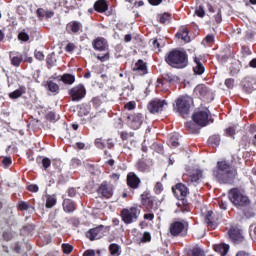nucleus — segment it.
I'll use <instances>...</instances> for the list:
<instances>
[{
    "mask_svg": "<svg viewBox=\"0 0 256 256\" xmlns=\"http://www.w3.org/2000/svg\"><path fill=\"white\" fill-rule=\"evenodd\" d=\"M213 177L218 180V183L231 185L235 181V177H237V167L233 165V161H218L216 169L213 170Z\"/></svg>",
    "mask_w": 256,
    "mask_h": 256,
    "instance_id": "nucleus-1",
    "label": "nucleus"
},
{
    "mask_svg": "<svg viewBox=\"0 0 256 256\" xmlns=\"http://www.w3.org/2000/svg\"><path fill=\"white\" fill-rule=\"evenodd\" d=\"M164 59L173 69H185L189 65V56L184 50L173 49L165 55Z\"/></svg>",
    "mask_w": 256,
    "mask_h": 256,
    "instance_id": "nucleus-2",
    "label": "nucleus"
},
{
    "mask_svg": "<svg viewBox=\"0 0 256 256\" xmlns=\"http://www.w3.org/2000/svg\"><path fill=\"white\" fill-rule=\"evenodd\" d=\"M228 199L232 202L236 209H243L251 205L249 196L245 194V190L241 188H232L228 192Z\"/></svg>",
    "mask_w": 256,
    "mask_h": 256,
    "instance_id": "nucleus-3",
    "label": "nucleus"
},
{
    "mask_svg": "<svg viewBox=\"0 0 256 256\" xmlns=\"http://www.w3.org/2000/svg\"><path fill=\"white\" fill-rule=\"evenodd\" d=\"M172 192L175 195V197L179 200L176 205H177V210L176 213H185L189 211V202H187V193L188 189L187 186L183 183H178L175 185V187L172 188Z\"/></svg>",
    "mask_w": 256,
    "mask_h": 256,
    "instance_id": "nucleus-4",
    "label": "nucleus"
},
{
    "mask_svg": "<svg viewBox=\"0 0 256 256\" xmlns=\"http://www.w3.org/2000/svg\"><path fill=\"white\" fill-rule=\"evenodd\" d=\"M92 47L94 51L105 52L103 55L98 54L96 59L101 61V63H105V61H109L111 55L109 54V42L104 37H97L92 41Z\"/></svg>",
    "mask_w": 256,
    "mask_h": 256,
    "instance_id": "nucleus-5",
    "label": "nucleus"
},
{
    "mask_svg": "<svg viewBox=\"0 0 256 256\" xmlns=\"http://www.w3.org/2000/svg\"><path fill=\"white\" fill-rule=\"evenodd\" d=\"M168 231L171 237H187L189 233V222L187 220H176L170 223Z\"/></svg>",
    "mask_w": 256,
    "mask_h": 256,
    "instance_id": "nucleus-6",
    "label": "nucleus"
},
{
    "mask_svg": "<svg viewBox=\"0 0 256 256\" xmlns=\"http://www.w3.org/2000/svg\"><path fill=\"white\" fill-rule=\"evenodd\" d=\"M139 215H141V209L136 206L130 208H123L120 212V217L125 223V225H131V223H136L139 220Z\"/></svg>",
    "mask_w": 256,
    "mask_h": 256,
    "instance_id": "nucleus-7",
    "label": "nucleus"
},
{
    "mask_svg": "<svg viewBox=\"0 0 256 256\" xmlns=\"http://www.w3.org/2000/svg\"><path fill=\"white\" fill-rule=\"evenodd\" d=\"M191 105H193V98L191 96H180L176 100V110L182 117L189 115Z\"/></svg>",
    "mask_w": 256,
    "mask_h": 256,
    "instance_id": "nucleus-8",
    "label": "nucleus"
},
{
    "mask_svg": "<svg viewBox=\"0 0 256 256\" xmlns=\"http://www.w3.org/2000/svg\"><path fill=\"white\" fill-rule=\"evenodd\" d=\"M109 231H111L110 226L101 224L89 229L86 232V238L89 239V241H97L99 239H103V237H105V233H109Z\"/></svg>",
    "mask_w": 256,
    "mask_h": 256,
    "instance_id": "nucleus-9",
    "label": "nucleus"
},
{
    "mask_svg": "<svg viewBox=\"0 0 256 256\" xmlns=\"http://www.w3.org/2000/svg\"><path fill=\"white\" fill-rule=\"evenodd\" d=\"M201 179H203V170L201 169L188 170L182 176V180L184 183H187V185H199Z\"/></svg>",
    "mask_w": 256,
    "mask_h": 256,
    "instance_id": "nucleus-10",
    "label": "nucleus"
},
{
    "mask_svg": "<svg viewBox=\"0 0 256 256\" xmlns=\"http://www.w3.org/2000/svg\"><path fill=\"white\" fill-rule=\"evenodd\" d=\"M168 103L167 100L159 99V98H154L149 101L147 105V109L149 113L152 115H157V113L163 112L165 107H167Z\"/></svg>",
    "mask_w": 256,
    "mask_h": 256,
    "instance_id": "nucleus-11",
    "label": "nucleus"
},
{
    "mask_svg": "<svg viewBox=\"0 0 256 256\" xmlns=\"http://www.w3.org/2000/svg\"><path fill=\"white\" fill-rule=\"evenodd\" d=\"M68 95L70 96L71 101L79 102L82 99H85V95H87V89H85L83 84H78L68 90Z\"/></svg>",
    "mask_w": 256,
    "mask_h": 256,
    "instance_id": "nucleus-12",
    "label": "nucleus"
},
{
    "mask_svg": "<svg viewBox=\"0 0 256 256\" xmlns=\"http://www.w3.org/2000/svg\"><path fill=\"white\" fill-rule=\"evenodd\" d=\"M143 121H145V118L141 113L129 114L127 116V125L128 127H130V129H133L134 131H137V129L141 128V126L143 125Z\"/></svg>",
    "mask_w": 256,
    "mask_h": 256,
    "instance_id": "nucleus-13",
    "label": "nucleus"
},
{
    "mask_svg": "<svg viewBox=\"0 0 256 256\" xmlns=\"http://www.w3.org/2000/svg\"><path fill=\"white\" fill-rule=\"evenodd\" d=\"M192 119L196 125L205 127L209 124V110H199L195 112Z\"/></svg>",
    "mask_w": 256,
    "mask_h": 256,
    "instance_id": "nucleus-14",
    "label": "nucleus"
},
{
    "mask_svg": "<svg viewBox=\"0 0 256 256\" xmlns=\"http://www.w3.org/2000/svg\"><path fill=\"white\" fill-rule=\"evenodd\" d=\"M97 193L101 197H104V199H111L113 197V186L109 185L107 181H104L97 189Z\"/></svg>",
    "mask_w": 256,
    "mask_h": 256,
    "instance_id": "nucleus-15",
    "label": "nucleus"
},
{
    "mask_svg": "<svg viewBox=\"0 0 256 256\" xmlns=\"http://www.w3.org/2000/svg\"><path fill=\"white\" fill-rule=\"evenodd\" d=\"M175 78L171 75H164L162 78H159L156 82V87L159 91H166L169 88V84L173 83Z\"/></svg>",
    "mask_w": 256,
    "mask_h": 256,
    "instance_id": "nucleus-16",
    "label": "nucleus"
},
{
    "mask_svg": "<svg viewBox=\"0 0 256 256\" xmlns=\"http://www.w3.org/2000/svg\"><path fill=\"white\" fill-rule=\"evenodd\" d=\"M141 203L147 211L151 212L153 209H155V197L151 196L148 193H144L141 195Z\"/></svg>",
    "mask_w": 256,
    "mask_h": 256,
    "instance_id": "nucleus-17",
    "label": "nucleus"
},
{
    "mask_svg": "<svg viewBox=\"0 0 256 256\" xmlns=\"http://www.w3.org/2000/svg\"><path fill=\"white\" fill-rule=\"evenodd\" d=\"M204 222L209 229H215L217 227V215L211 210L207 211L204 214Z\"/></svg>",
    "mask_w": 256,
    "mask_h": 256,
    "instance_id": "nucleus-18",
    "label": "nucleus"
},
{
    "mask_svg": "<svg viewBox=\"0 0 256 256\" xmlns=\"http://www.w3.org/2000/svg\"><path fill=\"white\" fill-rule=\"evenodd\" d=\"M127 185L131 189H139V185H141V179L135 172H129L127 175Z\"/></svg>",
    "mask_w": 256,
    "mask_h": 256,
    "instance_id": "nucleus-19",
    "label": "nucleus"
},
{
    "mask_svg": "<svg viewBox=\"0 0 256 256\" xmlns=\"http://www.w3.org/2000/svg\"><path fill=\"white\" fill-rule=\"evenodd\" d=\"M67 33H73L74 35H79L83 31V24L79 21H72L66 25Z\"/></svg>",
    "mask_w": 256,
    "mask_h": 256,
    "instance_id": "nucleus-20",
    "label": "nucleus"
},
{
    "mask_svg": "<svg viewBox=\"0 0 256 256\" xmlns=\"http://www.w3.org/2000/svg\"><path fill=\"white\" fill-rule=\"evenodd\" d=\"M228 235L233 243H243V241H245V237H243V234H241V230L237 228H231Z\"/></svg>",
    "mask_w": 256,
    "mask_h": 256,
    "instance_id": "nucleus-21",
    "label": "nucleus"
},
{
    "mask_svg": "<svg viewBox=\"0 0 256 256\" xmlns=\"http://www.w3.org/2000/svg\"><path fill=\"white\" fill-rule=\"evenodd\" d=\"M10 63L13 67H20L21 63H23V54L20 52H10L9 53Z\"/></svg>",
    "mask_w": 256,
    "mask_h": 256,
    "instance_id": "nucleus-22",
    "label": "nucleus"
},
{
    "mask_svg": "<svg viewBox=\"0 0 256 256\" xmlns=\"http://www.w3.org/2000/svg\"><path fill=\"white\" fill-rule=\"evenodd\" d=\"M133 71L137 75H147V63L143 60H138L133 67Z\"/></svg>",
    "mask_w": 256,
    "mask_h": 256,
    "instance_id": "nucleus-23",
    "label": "nucleus"
},
{
    "mask_svg": "<svg viewBox=\"0 0 256 256\" xmlns=\"http://www.w3.org/2000/svg\"><path fill=\"white\" fill-rule=\"evenodd\" d=\"M193 71L195 75H203L205 73V66L203 65V61L199 57H194Z\"/></svg>",
    "mask_w": 256,
    "mask_h": 256,
    "instance_id": "nucleus-24",
    "label": "nucleus"
},
{
    "mask_svg": "<svg viewBox=\"0 0 256 256\" xmlns=\"http://www.w3.org/2000/svg\"><path fill=\"white\" fill-rule=\"evenodd\" d=\"M209 93V88L205 86V84H199L194 88V94H196L197 97H200L201 99L207 97Z\"/></svg>",
    "mask_w": 256,
    "mask_h": 256,
    "instance_id": "nucleus-25",
    "label": "nucleus"
},
{
    "mask_svg": "<svg viewBox=\"0 0 256 256\" xmlns=\"http://www.w3.org/2000/svg\"><path fill=\"white\" fill-rule=\"evenodd\" d=\"M62 207L65 213H73L77 209L75 202L67 198L63 200Z\"/></svg>",
    "mask_w": 256,
    "mask_h": 256,
    "instance_id": "nucleus-26",
    "label": "nucleus"
},
{
    "mask_svg": "<svg viewBox=\"0 0 256 256\" xmlns=\"http://www.w3.org/2000/svg\"><path fill=\"white\" fill-rule=\"evenodd\" d=\"M186 256H206L205 250L199 245L193 246L188 249Z\"/></svg>",
    "mask_w": 256,
    "mask_h": 256,
    "instance_id": "nucleus-27",
    "label": "nucleus"
},
{
    "mask_svg": "<svg viewBox=\"0 0 256 256\" xmlns=\"http://www.w3.org/2000/svg\"><path fill=\"white\" fill-rule=\"evenodd\" d=\"M109 9V5L105 0H98L94 3V11L97 13H105Z\"/></svg>",
    "mask_w": 256,
    "mask_h": 256,
    "instance_id": "nucleus-28",
    "label": "nucleus"
},
{
    "mask_svg": "<svg viewBox=\"0 0 256 256\" xmlns=\"http://www.w3.org/2000/svg\"><path fill=\"white\" fill-rule=\"evenodd\" d=\"M254 81L251 78H244L242 81V87L246 93H253L255 91Z\"/></svg>",
    "mask_w": 256,
    "mask_h": 256,
    "instance_id": "nucleus-29",
    "label": "nucleus"
},
{
    "mask_svg": "<svg viewBox=\"0 0 256 256\" xmlns=\"http://www.w3.org/2000/svg\"><path fill=\"white\" fill-rule=\"evenodd\" d=\"M214 251H216V253H219L221 256H227V253H229V245L217 244L214 246Z\"/></svg>",
    "mask_w": 256,
    "mask_h": 256,
    "instance_id": "nucleus-30",
    "label": "nucleus"
},
{
    "mask_svg": "<svg viewBox=\"0 0 256 256\" xmlns=\"http://www.w3.org/2000/svg\"><path fill=\"white\" fill-rule=\"evenodd\" d=\"M60 81H62L64 85H73V83H75V75L69 73L63 74Z\"/></svg>",
    "mask_w": 256,
    "mask_h": 256,
    "instance_id": "nucleus-31",
    "label": "nucleus"
},
{
    "mask_svg": "<svg viewBox=\"0 0 256 256\" xmlns=\"http://www.w3.org/2000/svg\"><path fill=\"white\" fill-rule=\"evenodd\" d=\"M178 39H182L185 43H189L191 41V37H189V30L187 28H182L180 31L177 33Z\"/></svg>",
    "mask_w": 256,
    "mask_h": 256,
    "instance_id": "nucleus-32",
    "label": "nucleus"
},
{
    "mask_svg": "<svg viewBox=\"0 0 256 256\" xmlns=\"http://www.w3.org/2000/svg\"><path fill=\"white\" fill-rule=\"evenodd\" d=\"M27 89L25 86H20L19 89L14 90L9 94L10 99H19L24 93H26Z\"/></svg>",
    "mask_w": 256,
    "mask_h": 256,
    "instance_id": "nucleus-33",
    "label": "nucleus"
},
{
    "mask_svg": "<svg viewBox=\"0 0 256 256\" xmlns=\"http://www.w3.org/2000/svg\"><path fill=\"white\" fill-rule=\"evenodd\" d=\"M109 251H110V255L119 256V255H121V246H119L118 244H115V243L110 244Z\"/></svg>",
    "mask_w": 256,
    "mask_h": 256,
    "instance_id": "nucleus-34",
    "label": "nucleus"
},
{
    "mask_svg": "<svg viewBox=\"0 0 256 256\" xmlns=\"http://www.w3.org/2000/svg\"><path fill=\"white\" fill-rule=\"evenodd\" d=\"M46 87L51 93H59V84L53 82L52 80L47 81Z\"/></svg>",
    "mask_w": 256,
    "mask_h": 256,
    "instance_id": "nucleus-35",
    "label": "nucleus"
},
{
    "mask_svg": "<svg viewBox=\"0 0 256 256\" xmlns=\"http://www.w3.org/2000/svg\"><path fill=\"white\" fill-rule=\"evenodd\" d=\"M208 143L211 145V147H219L221 143V137L219 135H212L209 137Z\"/></svg>",
    "mask_w": 256,
    "mask_h": 256,
    "instance_id": "nucleus-36",
    "label": "nucleus"
},
{
    "mask_svg": "<svg viewBox=\"0 0 256 256\" xmlns=\"http://www.w3.org/2000/svg\"><path fill=\"white\" fill-rule=\"evenodd\" d=\"M89 123L92 125L93 129H95L97 125H101V116L100 115L91 116L89 119Z\"/></svg>",
    "mask_w": 256,
    "mask_h": 256,
    "instance_id": "nucleus-37",
    "label": "nucleus"
},
{
    "mask_svg": "<svg viewBox=\"0 0 256 256\" xmlns=\"http://www.w3.org/2000/svg\"><path fill=\"white\" fill-rule=\"evenodd\" d=\"M57 205V198L55 196H48L46 199V209H51Z\"/></svg>",
    "mask_w": 256,
    "mask_h": 256,
    "instance_id": "nucleus-38",
    "label": "nucleus"
},
{
    "mask_svg": "<svg viewBox=\"0 0 256 256\" xmlns=\"http://www.w3.org/2000/svg\"><path fill=\"white\" fill-rule=\"evenodd\" d=\"M168 145L171 147H179V136L172 135L169 139Z\"/></svg>",
    "mask_w": 256,
    "mask_h": 256,
    "instance_id": "nucleus-39",
    "label": "nucleus"
},
{
    "mask_svg": "<svg viewBox=\"0 0 256 256\" xmlns=\"http://www.w3.org/2000/svg\"><path fill=\"white\" fill-rule=\"evenodd\" d=\"M136 168L141 172V173H145V171H149V166L147 165V163L141 161L138 162L136 165Z\"/></svg>",
    "mask_w": 256,
    "mask_h": 256,
    "instance_id": "nucleus-40",
    "label": "nucleus"
},
{
    "mask_svg": "<svg viewBox=\"0 0 256 256\" xmlns=\"http://www.w3.org/2000/svg\"><path fill=\"white\" fill-rule=\"evenodd\" d=\"M125 111H135L137 109V102L130 101L124 105Z\"/></svg>",
    "mask_w": 256,
    "mask_h": 256,
    "instance_id": "nucleus-41",
    "label": "nucleus"
},
{
    "mask_svg": "<svg viewBox=\"0 0 256 256\" xmlns=\"http://www.w3.org/2000/svg\"><path fill=\"white\" fill-rule=\"evenodd\" d=\"M31 205L29 204V202H25V201H19L18 202V209L20 211H28L30 209Z\"/></svg>",
    "mask_w": 256,
    "mask_h": 256,
    "instance_id": "nucleus-42",
    "label": "nucleus"
},
{
    "mask_svg": "<svg viewBox=\"0 0 256 256\" xmlns=\"http://www.w3.org/2000/svg\"><path fill=\"white\" fill-rule=\"evenodd\" d=\"M62 251L63 253H65L66 255H69V253L73 252V245L69 244V243H64L62 244Z\"/></svg>",
    "mask_w": 256,
    "mask_h": 256,
    "instance_id": "nucleus-43",
    "label": "nucleus"
},
{
    "mask_svg": "<svg viewBox=\"0 0 256 256\" xmlns=\"http://www.w3.org/2000/svg\"><path fill=\"white\" fill-rule=\"evenodd\" d=\"M134 136H135V133L133 132H127V131L120 132V138L122 139V141H127L129 137H134Z\"/></svg>",
    "mask_w": 256,
    "mask_h": 256,
    "instance_id": "nucleus-44",
    "label": "nucleus"
},
{
    "mask_svg": "<svg viewBox=\"0 0 256 256\" xmlns=\"http://www.w3.org/2000/svg\"><path fill=\"white\" fill-rule=\"evenodd\" d=\"M195 15H197V17H200V18L205 17V8L202 5H200L199 7H196Z\"/></svg>",
    "mask_w": 256,
    "mask_h": 256,
    "instance_id": "nucleus-45",
    "label": "nucleus"
},
{
    "mask_svg": "<svg viewBox=\"0 0 256 256\" xmlns=\"http://www.w3.org/2000/svg\"><path fill=\"white\" fill-rule=\"evenodd\" d=\"M159 21L162 24L169 23V21H171V15L164 13L160 16Z\"/></svg>",
    "mask_w": 256,
    "mask_h": 256,
    "instance_id": "nucleus-46",
    "label": "nucleus"
},
{
    "mask_svg": "<svg viewBox=\"0 0 256 256\" xmlns=\"http://www.w3.org/2000/svg\"><path fill=\"white\" fill-rule=\"evenodd\" d=\"M154 193L156 195H161L163 193V184L161 182H157L154 186Z\"/></svg>",
    "mask_w": 256,
    "mask_h": 256,
    "instance_id": "nucleus-47",
    "label": "nucleus"
},
{
    "mask_svg": "<svg viewBox=\"0 0 256 256\" xmlns=\"http://www.w3.org/2000/svg\"><path fill=\"white\" fill-rule=\"evenodd\" d=\"M46 119L48 121H57L59 119V115H57L55 112H48Z\"/></svg>",
    "mask_w": 256,
    "mask_h": 256,
    "instance_id": "nucleus-48",
    "label": "nucleus"
},
{
    "mask_svg": "<svg viewBox=\"0 0 256 256\" xmlns=\"http://www.w3.org/2000/svg\"><path fill=\"white\" fill-rule=\"evenodd\" d=\"M225 133L227 137H234L236 133V128L235 126H230L225 130Z\"/></svg>",
    "mask_w": 256,
    "mask_h": 256,
    "instance_id": "nucleus-49",
    "label": "nucleus"
},
{
    "mask_svg": "<svg viewBox=\"0 0 256 256\" xmlns=\"http://www.w3.org/2000/svg\"><path fill=\"white\" fill-rule=\"evenodd\" d=\"M224 85L228 88V89H233V87L235 86V79L233 78H227L224 82Z\"/></svg>",
    "mask_w": 256,
    "mask_h": 256,
    "instance_id": "nucleus-50",
    "label": "nucleus"
},
{
    "mask_svg": "<svg viewBox=\"0 0 256 256\" xmlns=\"http://www.w3.org/2000/svg\"><path fill=\"white\" fill-rule=\"evenodd\" d=\"M150 241H151V233L144 232L141 238V243H150Z\"/></svg>",
    "mask_w": 256,
    "mask_h": 256,
    "instance_id": "nucleus-51",
    "label": "nucleus"
},
{
    "mask_svg": "<svg viewBox=\"0 0 256 256\" xmlns=\"http://www.w3.org/2000/svg\"><path fill=\"white\" fill-rule=\"evenodd\" d=\"M18 39H19V41L27 42V41H29V34H27L25 31L20 32L18 34Z\"/></svg>",
    "mask_w": 256,
    "mask_h": 256,
    "instance_id": "nucleus-52",
    "label": "nucleus"
},
{
    "mask_svg": "<svg viewBox=\"0 0 256 256\" xmlns=\"http://www.w3.org/2000/svg\"><path fill=\"white\" fill-rule=\"evenodd\" d=\"M95 146L97 147V149H105V142H103L102 138H97L95 140Z\"/></svg>",
    "mask_w": 256,
    "mask_h": 256,
    "instance_id": "nucleus-53",
    "label": "nucleus"
},
{
    "mask_svg": "<svg viewBox=\"0 0 256 256\" xmlns=\"http://www.w3.org/2000/svg\"><path fill=\"white\" fill-rule=\"evenodd\" d=\"M42 165L45 169V171H47V169H49L51 167V159L45 157L42 159Z\"/></svg>",
    "mask_w": 256,
    "mask_h": 256,
    "instance_id": "nucleus-54",
    "label": "nucleus"
},
{
    "mask_svg": "<svg viewBox=\"0 0 256 256\" xmlns=\"http://www.w3.org/2000/svg\"><path fill=\"white\" fill-rule=\"evenodd\" d=\"M70 165H71V167H73V168L80 167V165H81V160H80L79 158H72L71 161H70Z\"/></svg>",
    "mask_w": 256,
    "mask_h": 256,
    "instance_id": "nucleus-55",
    "label": "nucleus"
},
{
    "mask_svg": "<svg viewBox=\"0 0 256 256\" xmlns=\"http://www.w3.org/2000/svg\"><path fill=\"white\" fill-rule=\"evenodd\" d=\"M150 43H152L153 49L158 50V51L161 50V44L159 43V40L152 39V40H150Z\"/></svg>",
    "mask_w": 256,
    "mask_h": 256,
    "instance_id": "nucleus-56",
    "label": "nucleus"
},
{
    "mask_svg": "<svg viewBox=\"0 0 256 256\" xmlns=\"http://www.w3.org/2000/svg\"><path fill=\"white\" fill-rule=\"evenodd\" d=\"M34 56H35V59H37L38 61L45 60V54H43V52H41V51H35Z\"/></svg>",
    "mask_w": 256,
    "mask_h": 256,
    "instance_id": "nucleus-57",
    "label": "nucleus"
},
{
    "mask_svg": "<svg viewBox=\"0 0 256 256\" xmlns=\"http://www.w3.org/2000/svg\"><path fill=\"white\" fill-rule=\"evenodd\" d=\"M2 237L4 241H11L13 239V234L11 232H3Z\"/></svg>",
    "mask_w": 256,
    "mask_h": 256,
    "instance_id": "nucleus-58",
    "label": "nucleus"
},
{
    "mask_svg": "<svg viewBox=\"0 0 256 256\" xmlns=\"http://www.w3.org/2000/svg\"><path fill=\"white\" fill-rule=\"evenodd\" d=\"M250 236L253 241L256 243V226L251 225L250 226Z\"/></svg>",
    "mask_w": 256,
    "mask_h": 256,
    "instance_id": "nucleus-59",
    "label": "nucleus"
},
{
    "mask_svg": "<svg viewBox=\"0 0 256 256\" xmlns=\"http://www.w3.org/2000/svg\"><path fill=\"white\" fill-rule=\"evenodd\" d=\"M27 189L31 193H37V191H39V186H37L36 184H30L28 185Z\"/></svg>",
    "mask_w": 256,
    "mask_h": 256,
    "instance_id": "nucleus-60",
    "label": "nucleus"
},
{
    "mask_svg": "<svg viewBox=\"0 0 256 256\" xmlns=\"http://www.w3.org/2000/svg\"><path fill=\"white\" fill-rule=\"evenodd\" d=\"M65 51L67 53H73V51H75V44L73 43H68L65 47Z\"/></svg>",
    "mask_w": 256,
    "mask_h": 256,
    "instance_id": "nucleus-61",
    "label": "nucleus"
},
{
    "mask_svg": "<svg viewBox=\"0 0 256 256\" xmlns=\"http://www.w3.org/2000/svg\"><path fill=\"white\" fill-rule=\"evenodd\" d=\"M47 12H45V10L43 8H38L36 11V15L37 17H39V19H43V17H45V14Z\"/></svg>",
    "mask_w": 256,
    "mask_h": 256,
    "instance_id": "nucleus-62",
    "label": "nucleus"
},
{
    "mask_svg": "<svg viewBox=\"0 0 256 256\" xmlns=\"http://www.w3.org/2000/svg\"><path fill=\"white\" fill-rule=\"evenodd\" d=\"M67 193H68V197H75L77 195V189L69 188Z\"/></svg>",
    "mask_w": 256,
    "mask_h": 256,
    "instance_id": "nucleus-63",
    "label": "nucleus"
},
{
    "mask_svg": "<svg viewBox=\"0 0 256 256\" xmlns=\"http://www.w3.org/2000/svg\"><path fill=\"white\" fill-rule=\"evenodd\" d=\"M83 256H95V250H86Z\"/></svg>",
    "mask_w": 256,
    "mask_h": 256,
    "instance_id": "nucleus-64",
    "label": "nucleus"
}]
</instances>
